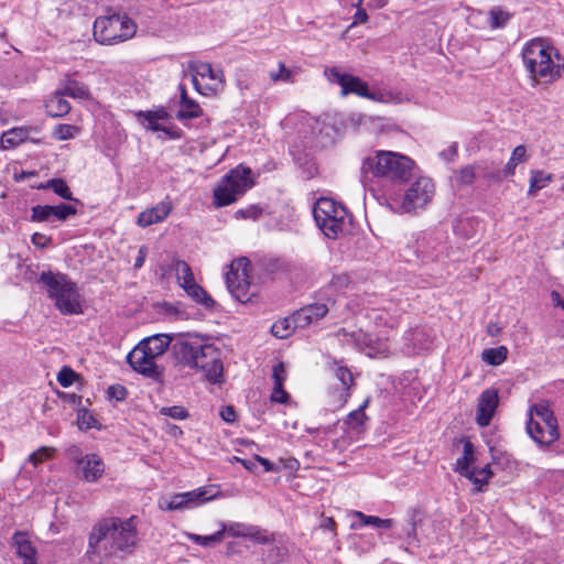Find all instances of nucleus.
<instances>
[{
  "label": "nucleus",
  "instance_id": "1",
  "mask_svg": "<svg viewBox=\"0 0 564 564\" xmlns=\"http://www.w3.org/2000/svg\"><path fill=\"white\" fill-rule=\"evenodd\" d=\"M155 359L162 356L169 346L177 364L199 370L213 383L223 377L220 350L197 334H180L174 340L165 334L148 337L139 343Z\"/></svg>",
  "mask_w": 564,
  "mask_h": 564
},
{
  "label": "nucleus",
  "instance_id": "2",
  "mask_svg": "<svg viewBox=\"0 0 564 564\" xmlns=\"http://www.w3.org/2000/svg\"><path fill=\"white\" fill-rule=\"evenodd\" d=\"M139 541L137 517H109L98 521L88 536L87 555L95 563L123 557L132 553Z\"/></svg>",
  "mask_w": 564,
  "mask_h": 564
},
{
  "label": "nucleus",
  "instance_id": "3",
  "mask_svg": "<svg viewBox=\"0 0 564 564\" xmlns=\"http://www.w3.org/2000/svg\"><path fill=\"white\" fill-rule=\"evenodd\" d=\"M521 55L530 78L536 84H552L564 74V57L544 39L529 41Z\"/></svg>",
  "mask_w": 564,
  "mask_h": 564
},
{
  "label": "nucleus",
  "instance_id": "4",
  "mask_svg": "<svg viewBox=\"0 0 564 564\" xmlns=\"http://www.w3.org/2000/svg\"><path fill=\"white\" fill-rule=\"evenodd\" d=\"M415 162L408 155L376 150L362 160L360 180L365 186L375 177L402 184L412 177Z\"/></svg>",
  "mask_w": 564,
  "mask_h": 564
},
{
  "label": "nucleus",
  "instance_id": "5",
  "mask_svg": "<svg viewBox=\"0 0 564 564\" xmlns=\"http://www.w3.org/2000/svg\"><path fill=\"white\" fill-rule=\"evenodd\" d=\"M41 282L45 285L48 296L64 315H77L83 312L80 295L76 284L62 273L42 272Z\"/></svg>",
  "mask_w": 564,
  "mask_h": 564
},
{
  "label": "nucleus",
  "instance_id": "6",
  "mask_svg": "<svg viewBox=\"0 0 564 564\" xmlns=\"http://www.w3.org/2000/svg\"><path fill=\"white\" fill-rule=\"evenodd\" d=\"M316 225L330 239H336L348 223L347 209L332 198H319L313 208Z\"/></svg>",
  "mask_w": 564,
  "mask_h": 564
},
{
  "label": "nucleus",
  "instance_id": "7",
  "mask_svg": "<svg viewBox=\"0 0 564 564\" xmlns=\"http://www.w3.org/2000/svg\"><path fill=\"white\" fill-rule=\"evenodd\" d=\"M251 170L237 166L227 173L214 188V204L224 207L235 203L249 188L252 187Z\"/></svg>",
  "mask_w": 564,
  "mask_h": 564
},
{
  "label": "nucleus",
  "instance_id": "8",
  "mask_svg": "<svg viewBox=\"0 0 564 564\" xmlns=\"http://www.w3.org/2000/svg\"><path fill=\"white\" fill-rule=\"evenodd\" d=\"M137 31L135 23L126 15L99 17L94 23V37L101 44H116L131 39Z\"/></svg>",
  "mask_w": 564,
  "mask_h": 564
},
{
  "label": "nucleus",
  "instance_id": "9",
  "mask_svg": "<svg viewBox=\"0 0 564 564\" xmlns=\"http://www.w3.org/2000/svg\"><path fill=\"white\" fill-rule=\"evenodd\" d=\"M251 264L248 258L241 257L229 264L226 272V284L230 294L240 303H247L254 295L250 282Z\"/></svg>",
  "mask_w": 564,
  "mask_h": 564
},
{
  "label": "nucleus",
  "instance_id": "10",
  "mask_svg": "<svg viewBox=\"0 0 564 564\" xmlns=\"http://www.w3.org/2000/svg\"><path fill=\"white\" fill-rule=\"evenodd\" d=\"M434 183L429 177L416 178L400 200L399 212L413 213L424 208L434 195Z\"/></svg>",
  "mask_w": 564,
  "mask_h": 564
},
{
  "label": "nucleus",
  "instance_id": "11",
  "mask_svg": "<svg viewBox=\"0 0 564 564\" xmlns=\"http://www.w3.org/2000/svg\"><path fill=\"white\" fill-rule=\"evenodd\" d=\"M189 69L193 73V84L196 90L204 95L210 96L223 89L225 79L223 70H215L209 63H192Z\"/></svg>",
  "mask_w": 564,
  "mask_h": 564
},
{
  "label": "nucleus",
  "instance_id": "12",
  "mask_svg": "<svg viewBox=\"0 0 564 564\" xmlns=\"http://www.w3.org/2000/svg\"><path fill=\"white\" fill-rule=\"evenodd\" d=\"M70 455L77 466L78 474L82 475L83 479L88 482L97 481L105 471V465L102 459L96 454H88L85 456L80 455L78 447L73 446L70 448Z\"/></svg>",
  "mask_w": 564,
  "mask_h": 564
},
{
  "label": "nucleus",
  "instance_id": "13",
  "mask_svg": "<svg viewBox=\"0 0 564 564\" xmlns=\"http://www.w3.org/2000/svg\"><path fill=\"white\" fill-rule=\"evenodd\" d=\"M325 75L329 82L336 83L341 87L343 96H347L349 94H354L362 98L369 96L368 84L357 76L343 73L337 67L326 68Z\"/></svg>",
  "mask_w": 564,
  "mask_h": 564
},
{
  "label": "nucleus",
  "instance_id": "14",
  "mask_svg": "<svg viewBox=\"0 0 564 564\" xmlns=\"http://www.w3.org/2000/svg\"><path fill=\"white\" fill-rule=\"evenodd\" d=\"M529 419L540 421L546 427V434L539 435L541 442L554 443L560 437L557 420L547 402L532 404L529 409Z\"/></svg>",
  "mask_w": 564,
  "mask_h": 564
},
{
  "label": "nucleus",
  "instance_id": "15",
  "mask_svg": "<svg viewBox=\"0 0 564 564\" xmlns=\"http://www.w3.org/2000/svg\"><path fill=\"white\" fill-rule=\"evenodd\" d=\"M155 360L140 344L127 356V361L134 371L152 379L158 378L161 373Z\"/></svg>",
  "mask_w": 564,
  "mask_h": 564
},
{
  "label": "nucleus",
  "instance_id": "16",
  "mask_svg": "<svg viewBox=\"0 0 564 564\" xmlns=\"http://www.w3.org/2000/svg\"><path fill=\"white\" fill-rule=\"evenodd\" d=\"M76 214L77 209L67 204H59L56 206L36 205L31 209V220L36 223L51 220L64 221Z\"/></svg>",
  "mask_w": 564,
  "mask_h": 564
},
{
  "label": "nucleus",
  "instance_id": "17",
  "mask_svg": "<svg viewBox=\"0 0 564 564\" xmlns=\"http://www.w3.org/2000/svg\"><path fill=\"white\" fill-rule=\"evenodd\" d=\"M499 404V395L496 389H486L478 399L476 422L479 426H488Z\"/></svg>",
  "mask_w": 564,
  "mask_h": 564
},
{
  "label": "nucleus",
  "instance_id": "18",
  "mask_svg": "<svg viewBox=\"0 0 564 564\" xmlns=\"http://www.w3.org/2000/svg\"><path fill=\"white\" fill-rule=\"evenodd\" d=\"M328 311L329 308L326 303L307 304L293 313L294 325L300 326V328H306L325 317Z\"/></svg>",
  "mask_w": 564,
  "mask_h": 564
},
{
  "label": "nucleus",
  "instance_id": "19",
  "mask_svg": "<svg viewBox=\"0 0 564 564\" xmlns=\"http://www.w3.org/2000/svg\"><path fill=\"white\" fill-rule=\"evenodd\" d=\"M173 209L172 202L169 197L159 203L158 205L145 209L139 214L137 224L142 227H149L153 224L163 221Z\"/></svg>",
  "mask_w": 564,
  "mask_h": 564
},
{
  "label": "nucleus",
  "instance_id": "20",
  "mask_svg": "<svg viewBox=\"0 0 564 564\" xmlns=\"http://www.w3.org/2000/svg\"><path fill=\"white\" fill-rule=\"evenodd\" d=\"M137 116L139 117L141 124L145 129L152 131H162L172 138L176 137V134L173 133L170 128L164 127L160 123V121H165L169 119V113L164 109L155 111H140Z\"/></svg>",
  "mask_w": 564,
  "mask_h": 564
},
{
  "label": "nucleus",
  "instance_id": "21",
  "mask_svg": "<svg viewBox=\"0 0 564 564\" xmlns=\"http://www.w3.org/2000/svg\"><path fill=\"white\" fill-rule=\"evenodd\" d=\"M336 335L344 344L350 345L364 352L372 337V335L364 332L362 329L349 330L347 328L338 329Z\"/></svg>",
  "mask_w": 564,
  "mask_h": 564
},
{
  "label": "nucleus",
  "instance_id": "22",
  "mask_svg": "<svg viewBox=\"0 0 564 564\" xmlns=\"http://www.w3.org/2000/svg\"><path fill=\"white\" fill-rule=\"evenodd\" d=\"M486 169L485 162L466 165L455 172L454 180L458 185H470L477 177L486 175Z\"/></svg>",
  "mask_w": 564,
  "mask_h": 564
},
{
  "label": "nucleus",
  "instance_id": "23",
  "mask_svg": "<svg viewBox=\"0 0 564 564\" xmlns=\"http://www.w3.org/2000/svg\"><path fill=\"white\" fill-rule=\"evenodd\" d=\"M183 494L188 509H191L217 498L218 490L216 486L208 485Z\"/></svg>",
  "mask_w": 564,
  "mask_h": 564
},
{
  "label": "nucleus",
  "instance_id": "24",
  "mask_svg": "<svg viewBox=\"0 0 564 564\" xmlns=\"http://www.w3.org/2000/svg\"><path fill=\"white\" fill-rule=\"evenodd\" d=\"M66 97L62 94L58 88L54 95L45 102V110L50 117L58 118L64 117L70 111V104L64 98Z\"/></svg>",
  "mask_w": 564,
  "mask_h": 564
},
{
  "label": "nucleus",
  "instance_id": "25",
  "mask_svg": "<svg viewBox=\"0 0 564 564\" xmlns=\"http://www.w3.org/2000/svg\"><path fill=\"white\" fill-rule=\"evenodd\" d=\"M200 116H203L202 108L195 100L187 97L185 87L181 86V102L176 118L178 120H184L198 118Z\"/></svg>",
  "mask_w": 564,
  "mask_h": 564
},
{
  "label": "nucleus",
  "instance_id": "26",
  "mask_svg": "<svg viewBox=\"0 0 564 564\" xmlns=\"http://www.w3.org/2000/svg\"><path fill=\"white\" fill-rule=\"evenodd\" d=\"M13 543L18 556L23 560L24 564H36L35 549L32 546L24 533H15L13 536Z\"/></svg>",
  "mask_w": 564,
  "mask_h": 564
},
{
  "label": "nucleus",
  "instance_id": "27",
  "mask_svg": "<svg viewBox=\"0 0 564 564\" xmlns=\"http://www.w3.org/2000/svg\"><path fill=\"white\" fill-rule=\"evenodd\" d=\"M31 129L19 127L4 131L0 138V147L3 150L12 149L29 139Z\"/></svg>",
  "mask_w": 564,
  "mask_h": 564
},
{
  "label": "nucleus",
  "instance_id": "28",
  "mask_svg": "<svg viewBox=\"0 0 564 564\" xmlns=\"http://www.w3.org/2000/svg\"><path fill=\"white\" fill-rule=\"evenodd\" d=\"M406 522V525L403 528L404 541L409 546H417L416 527L421 522V511L416 509L411 510L408 513Z\"/></svg>",
  "mask_w": 564,
  "mask_h": 564
},
{
  "label": "nucleus",
  "instance_id": "29",
  "mask_svg": "<svg viewBox=\"0 0 564 564\" xmlns=\"http://www.w3.org/2000/svg\"><path fill=\"white\" fill-rule=\"evenodd\" d=\"M62 94L66 97H70L74 99H88L89 98V89L86 85L74 80L66 79L61 84L59 87Z\"/></svg>",
  "mask_w": 564,
  "mask_h": 564
},
{
  "label": "nucleus",
  "instance_id": "30",
  "mask_svg": "<svg viewBox=\"0 0 564 564\" xmlns=\"http://www.w3.org/2000/svg\"><path fill=\"white\" fill-rule=\"evenodd\" d=\"M368 318L377 326V327H397L399 324L398 316L392 315L388 310L384 308H373L368 313Z\"/></svg>",
  "mask_w": 564,
  "mask_h": 564
},
{
  "label": "nucleus",
  "instance_id": "31",
  "mask_svg": "<svg viewBox=\"0 0 564 564\" xmlns=\"http://www.w3.org/2000/svg\"><path fill=\"white\" fill-rule=\"evenodd\" d=\"M172 270L175 271L177 283L183 290L195 282L192 268L184 260H174Z\"/></svg>",
  "mask_w": 564,
  "mask_h": 564
},
{
  "label": "nucleus",
  "instance_id": "32",
  "mask_svg": "<svg viewBox=\"0 0 564 564\" xmlns=\"http://www.w3.org/2000/svg\"><path fill=\"white\" fill-rule=\"evenodd\" d=\"M184 291L193 301L200 304L205 308H213L215 306V301L213 297L205 291L203 286L196 282L187 285Z\"/></svg>",
  "mask_w": 564,
  "mask_h": 564
},
{
  "label": "nucleus",
  "instance_id": "33",
  "mask_svg": "<svg viewBox=\"0 0 564 564\" xmlns=\"http://www.w3.org/2000/svg\"><path fill=\"white\" fill-rule=\"evenodd\" d=\"M369 400H365L362 404L355 411H351L345 419V424L356 431L361 432L364 430L365 423L368 420V416L365 413V409L368 406Z\"/></svg>",
  "mask_w": 564,
  "mask_h": 564
},
{
  "label": "nucleus",
  "instance_id": "34",
  "mask_svg": "<svg viewBox=\"0 0 564 564\" xmlns=\"http://www.w3.org/2000/svg\"><path fill=\"white\" fill-rule=\"evenodd\" d=\"M553 174L545 173L541 170L531 171L528 194L534 196L539 191L546 187L553 181Z\"/></svg>",
  "mask_w": 564,
  "mask_h": 564
},
{
  "label": "nucleus",
  "instance_id": "35",
  "mask_svg": "<svg viewBox=\"0 0 564 564\" xmlns=\"http://www.w3.org/2000/svg\"><path fill=\"white\" fill-rule=\"evenodd\" d=\"M473 462H474V445L471 442L467 441L464 443L463 457L458 458L456 462L455 470L457 473H459L462 476L467 478L471 471L469 466Z\"/></svg>",
  "mask_w": 564,
  "mask_h": 564
},
{
  "label": "nucleus",
  "instance_id": "36",
  "mask_svg": "<svg viewBox=\"0 0 564 564\" xmlns=\"http://www.w3.org/2000/svg\"><path fill=\"white\" fill-rule=\"evenodd\" d=\"M39 188L43 189H52L56 195L66 200H75L78 203V199L73 197V193L68 187L67 183L63 178H52L48 180L45 184H42Z\"/></svg>",
  "mask_w": 564,
  "mask_h": 564
},
{
  "label": "nucleus",
  "instance_id": "37",
  "mask_svg": "<svg viewBox=\"0 0 564 564\" xmlns=\"http://www.w3.org/2000/svg\"><path fill=\"white\" fill-rule=\"evenodd\" d=\"M333 373L338 381L343 384L344 390L346 391V398L349 395L348 391L354 384V378L351 371L347 366L343 365L339 361H334L332 365Z\"/></svg>",
  "mask_w": 564,
  "mask_h": 564
},
{
  "label": "nucleus",
  "instance_id": "38",
  "mask_svg": "<svg viewBox=\"0 0 564 564\" xmlns=\"http://www.w3.org/2000/svg\"><path fill=\"white\" fill-rule=\"evenodd\" d=\"M296 328H300V326L294 325L293 314H292L290 317H285V318L276 321L271 326V333L273 334V336L284 339V338L290 337L292 335V333L294 332V329H296Z\"/></svg>",
  "mask_w": 564,
  "mask_h": 564
},
{
  "label": "nucleus",
  "instance_id": "39",
  "mask_svg": "<svg viewBox=\"0 0 564 564\" xmlns=\"http://www.w3.org/2000/svg\"><path fill=\"white\" fill-rule=\"evenodd\" d=\"M354 517H356L360 521L359 525H370L373 528L391 529L394 524L393 519H381L376 516H367L361 511H355Z\"/></svg>",
  "mask_w": 564,
  "mask_h": 564
},
{
  "label": "nucleus",
  "instance_id": "40",
  "mask_svg": "<svg viewBox=\"0 0 564 564\" xmlns=\"http://www.w3.org/2000/svg\"><path fill=\"white\" fill-rule=\"evenodd\" d=\"M508 349L505 346L485 349L481 358L490 366H499L507 360Z\"/></svg>",
  "mask_w": 564,
  "mask_h": 564
},
{
  "label": "nucleus",
  "instance_id": "41",
  "mask_svg": "<svg viewBox=\"0 0 564 564\" xmlns=\"http://www.w3.org/2000/svg\"><path fill=\"white\" fill-rule=\"evenodd\" d=\"M159 508L162 511H183L188 509V505L184 498V494H175L170 500L161 499L159 501Z\"/></svg>",
  "mask_w": 564,
  "mask_h": 564
},
{
  "label": "nucleus",
  "instance_id": "42",
  "mask_svg": "<svg viewBox=\"0 0 564 564\" xmlns=\"http://www.w3.org/2000/svg\"><path fill=\"white\" fill-rule=\"evenodd\" d=\"M527 160V150L524 145H518L513 149L512 154L505 167V176H512L516 166Z\"/></svg>",
  "mask_w": 564,
  "mask_h": 564
},
{
  "label": "nucleus",
  "instance_id": "43",
  "mask_svg": "<svg viewBox=\"0 0 564 564\" xmlns=\"http://www.w3.org/2000/svg\"><path fill=\"white\" fill-rule=\"evenodd\" d=\"M525 429H527V432L528 434L530 435V437L540 446H549L551 445L552 443H544V442H541L539 435L543 436L546 434V427L541 424L540 421H536L535 420H532V419H528L527 421V424H525Z\"/></svg>",
  "mask_w": 564,
  "mask_h": 564
},
{
  "label": "nucleus",
  "instance_id": "44",
  "mask_svg": "<svg viewBox=\"0 0 564 564\" xmlns=\"http://www.w3.org/2000/svg\"><path fill=\"white\" fill-rule=\"evenodd\" d=\"M389 344L386 339L371 337V341L368 344L365 354L369 357L376 356H388L389 354Z\"/></svg>",
  "mask_w": 564,
  "mask_h": 564
},
{
  "label": "nucleus",
  "instance_id": "45",
  "mask_svg": "<svg viewBox=\"0 0 564 564\" xmlns=\"http://www.w3.org/2000/svg\"><path fill=\"white\" fill-rule=\"evenodd\" d=\"M491 476L492 471L489 465H487L482 468H471V471L467 478L477 486L478 490H481V487L488 484V480Z\"/></svg>",
  "mask_w": 564,
  "mask_h": 564
},
{
  "label": "nucleus",
  "instance_id": "46",
  "mask_svg": "<svg viewBox=\"0 0 564 564\" xmlns=\"http://www.w3.org/2000/svg\"><path fill=\"white\" fill-rule=\"evenodd\" d=\"M78 131L79 130L76 126L61 123L54 128L52 134L56 140L65 141L74 139Z\"/></svg>",
  "mask_w": 564,
  "mask_h": 564
},
{
  "label": "nucleus",
  "instance_id": "47",
  "mask_svg": "<svg viewBox=\"0 0 564 564\" xmlns=\"http://www.w3.org/2000/svg\"><path fill=\"white\" fill-rule=\"evenodd\" d=\"M250 540L259 543V544H268L274 541L273 535H269L265 530H262L254 525H249L247 531V536Z\"/></svg>",
  "mask_w": 564,
  "mask_h": 564
},
{
  "label": "nucleus",
  "instance_id": "48",
  "mask_svg": "<svg viewBox=\"0 0 564 564\" xmlns=\"http://www.w3.org/2000/svg\"><path fill=\"white\" fill-rule=\"evenodd\" d=\"M366 98L377 101V102H382V104H390V102L398 104L401 101V98L399 97L398 94H394L391 91H382V90H377V91L369 90V96H366Z\"/></svg>",
  "mask_w": 564,
  "mask_h": 564
},
{
  "label": "nucleus",
  "instance_id": "49",
  "mask_svg": "<svg viewBox=\"0 0 564 564\" xmlns=\"http://www.w3.org/2000/svg\"><path fill=\"white\" fill-rule=\"evenodd\" d=\"M191 540L195 542L198 545L202 546H209L215 543H219L224 539V530H219L210 535H198V534H191Z\"/></svg>",
  "mask_w": 564,
  "mask_h": 564
},
{
  "label": "nucleus",
  "instance_id": "50",
  "mask_svg": "<svg viewBox=\"0 0 564 564\" xmlns=\"http://www.w3.org/2000/svg\"><path fill=\"white\" fill-rule=\"evenodd\" d=\"M490 15V26L492 29L503 28L507 22L510 20L511 15L507 11H503L499 8H494L489 12Z\"/></svg>",
  "mask_w": 564,
  "mask_h": 564
},
{
  "label": "nucleus",
  "instance_id": "51",
  "mask_svg": "<svg viewBox=\"0 0 564 564\" xmlns=\"http://www.w3.org/2000/svg\"><path fill=\"white\" fill-rule=\"evenodd\" d=\"M270 78L273 82H285V83L293 82L292 72L290 69H288L285 67L284 63H282V62L279 63V70L278 72H271L270 73Z\"/></svg>",
  "mask_w": 564,
  "mask_h": 564
},
{
  "label": "nucleus",
  "instance_id": "52",
  "mask_svg": "<svg viewBox=\"0 0 564 564\" xmlns=\"http://www.w3.org/2000/svg\"><path fill=\"white\" fill-rule=\"evenodd\" d=\"M53 452L54 449L51 447H41L29 456V462L34 466H37L45 459L50 458Z\"/></svg>",
  "mask_w": 564,
  "mask_h": 564
},
{
  "label": "nucleus",
  "instance_id": "53",
  "mask_svg": "<svg viewBox=\"0 0 564 564\" xmlns=\"http://www.w3.org/2000/svg\"><path fill=\"white\" fill-rule=\"evenodd\" d=\"M160 412L161 414L173 417L175 420H184L188 416V412L180 405L162 408Z\"/></svg>",
  "mask_w": 564,
  "mask_h": 564
},
{
  "label": "nucleus",
  "instance_id": "54",
  "mask_svg": "<svg viewBox=\"0 0 564 564\" xmlns=\"http://www.w3.org/2000/svg\"><path fill=\"white\" fill-rule=\"evenodd\" d=\"M248 524L245 523H230L229 525H224L221 530H224V533L227 532L231 536H247L248 531Z\"/></svg>",
  "mask_w": 564,
  "mask_h": 564
},
{
  "label": "nucleus",
  "instance_id": "55",
  "mask_svg": "<svg viewBox=\"0 0 564 564\" xmlns=\"http://www.w3.org/2000/svg\"><path fill=\"white\" fill-rule=\"evenodd\" d=\"M77 377L76 372L74 370H72L70 368L68 367H64L59 372H58V376H57V381L58 383L64 387V388H67L69 386L73 384V382L75 381V378Z\"/></svg>",
  "mask_w": 564,
  "mask_h": 564
},
{
  "label": "nucleus",
  "instance_id": "56",
  "mask_svg": "<svg viewBox=\"0 0 564 564\" xmlns=\"http://www.w3.org/2000/svg\"><path fill=\"white\" fill-rule=\"evenodd\" d=\"M260 214H261V208L252 205L247 208L238 209L235 213V217L240 218V219H257Z\"/></svg>",
  "mask_w": 564,
  "mask_h": 564
},
{
  "label": "nucleus",
  "instance_id": "57",
  "mask_svg": "<svg viewBox=\"0 0 564 564\" xmlns=\"http://www.w3.org/2000/svg\"><path fill=\"white\" fill-rule=\"evenodd\" d=\"M290 399L289 393L284 390L283 384H274L271 401L276 403H286Z\"/></svg>",
  "mask_w": 564,
  "mask_h": 564
},
{
  "label": "nucleus",
  "instance_id": "58",
  "mask_svg": "<svg viewBox=\"0 0 564 564\" xmlns=\"http://www.w3.org/2000/svg\"><path fill=\"white\" fill-rule=\"evenodd\" d=\"M272 378L274 384H284V381L286 380V370L283 362H279L273 367Z\"/></svg>",
  "mask_w": 564,
  "mask_h": 564
},
{
  "label": "nucleus",
  "instance_id": "59",
  "mask_svg": "<svg viewBox=\"0 0 564 564\" xmlns=\"http://www.w3.org/2000/svg\"><path fill=\"white\" fill-rule=\"evenodd\" d=\"M349 283H350L349 275L346 273H341V274L334 275L333 279L330 280L329 284L335 290H343V289L347 288Z\"/></svg>",
  "mask_w": 564,
  "mask_h": 564
},
{
  "label": "nucleus",
  "instance_id": "60",
  "mask_svg": "<svg viewBox=\"0 0 564 564\" xmlns=\"http://www.w3.org/2000/svg\"><path fill=\"white\" fill-rule=\"evenodd\" d=\"M108 394L118 401H123L128 395V390L121 384L110 386L108 388Z\"/></svg>",
  "mask_w": 564,
  "mask_h": 564
},
{
  "label": "nucleus",
  "instance_id": "61",
  "mask_svg": "<svg viewBox=\"0 0 564 564\" xmlns=\"http://www.w3.org/2000/svg\"><path fill=\"white\" fill-rule=\"evenodd\" d=\"M32 243L39 248H46L52 243V238L40 232L33 234Z\"/></svg>",
  "mask_w": 564,
  "mask_h": 564
},
{
  "label": "nucleus",
  "instance_id": "62",
  "mask_svg": "<svg viewBox=\"0 0 564 564\" xmlns=\"http://www.w3.org/2000/svg\"><path fill=\"white\" fill-rule=\"evenodd\" d=\"M95 422V417L87 411H84L83 413L78 414V425L80 429H91Z\"/></svg>",
  "mask_w": 564,
  "mask_h": 564
},
{
  "label": "nucleus",
  "instance_id": "63",
  "mask_svg": "<svg viewBox=\"0 0 564 564\" xmlns=\"http://www.w3.org/2000/svg\"><path fill=\"white\" fill-rule=\"evenodd\" d=\"M471 226V220L466 218V219H460L457 221V224L455 225L454 227V230L457 235H464L466 238H471L473 235L467 232V227H470Z\"/></svg>",
  "mask_w": 564,
  "mask_h": 564
},
{
  "label": "nucleus",
  "instance_id": "64",
  "mask_svg": "<svg viewBox=\"0 0 564 564\" xmlns=\"http://www.w3.org/2000/svg\"><path fill=\"white\" fill-rule=\"evenodd\" d=\"M220 416L223 417L224 421H226L228 423L235 422L236 421L235 409L230 405L223 408V410L220 411Z\"/></svg>",
  "mask_w": 564,
  "mask_h": 564
}]
</instances>
